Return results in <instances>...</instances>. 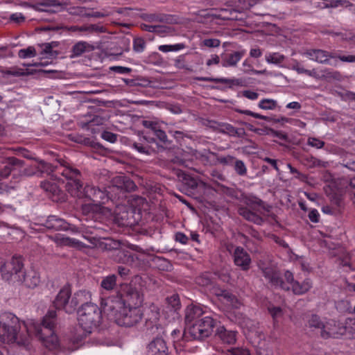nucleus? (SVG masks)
I'll return each instance as SVG.
<instances>
[{"instance_id":"43","label":"nucleus","mask_w":355,"mask_h":355,"mask_svg":"<svg viewBox=\"0 0 355 355\" xmlns=\"http://www.w3.org/2000/svg\"><path fill=\"white\" fill-rule=\"evenodd\" d=\"M235 159V157L230 155H220L216 153V165L220 164L224 166H232Z\"/></svg>"},{"instance_id":"15","label":"nucleus","mask_w":355,"mask_h":355,"mask_svg":"<svg viewBox=\"0 0 355 355\" xmlns=\"http://www.w3.org/2000/svg\"><path fill=\"white\" fill-rule=\"evenodd\" d=\"M141 27L144 31L155 33L161 37L174 36L179 34V31L171 25L141 24Z\"/></svg>"},{"instance_id":"6","label":"nucleus","mask_w":355,"mask_h":355,"mask_svg":"<svg viewBox=\"0 0 355 355\" xmlns=\"http://www.w3.org/2000/svg\"><path fill=\"white\" fill-rule=\"evenodd\" d=\"M85 291H78L71 297V289L69 285H64L58 292L53 300V306L58 310H63L71 314L76 311L79 304L87 300Z\"/></svg>"},{"instance_id":"22","label":"nucleus","mask_w":355,"mask_h":355,"mask_svg":"<svg viewBox=\"0 0 355 355\" xmlns=\"http://www.w3.org/2000/svg\"><path fill=\"white\" fill-rule=\"evenodd\" d=\"M258 267L262 272L263 276L275 288L280 277L278 271L272 265L264 263H259Z\"/></svg>"},{"instance_id":"2","label":"nucleus","mask_w":355,"mask_h":355,"mask_svg":"<svg viewBox=\"0 0 355 355\" xmlns=\"http://www.w3.org/2000/svg\"><path fill=\"white\" fill-rule=\"evenodd\" d=\"M37 175L44 173L57 177L60 175L68 182L66 189L71 196H80L81 172L75 165L64 159L58 160L59 165L53 166L41 159H35Z\"/></svg>"},{"instance_id":"10","label":"nucleus","mask_w":355,"mask_h":355,"mask_svg":"<svg viewBox=\"0 0 355 355\" xmlns=\"http://www.w3.org/2000/svg\"><path fill=\"white\" fill-rule=\"evenodd\" d=\"M24 263L21 257H12V259L1 266V272L4 280L16 284L18 281H21V277L24 272Z\"/></svg>"},{"instance_id":"64","label":"nucleus","mask_w":355,"mask_h":355,"mask_svg":"<svg viewBox=\"0 0 355 355\" xmlns=\"http://www.w3.org/2000/svg\"><path fill=\"white\" fill-rule=\"evenodd\" d=\"M101 137L110 143H114L116 141L117 135L109 131H103Z\"/></svg>"},{"instance_id":"33","label":"nucleus","mask_w":355,"mask_h":355,"mask_svg":"<svg viewBox=\"0 0 355 355\" xmlns=\"http://www.w3.org/2000/svg\"><path fill=\"white\" fill-rule=\"evenodd\" d=\"M312 286L311 279L306 278L302 282L297 281L291 292L295 295H302L309 292Z\"/></svg>"},{"instance_id":"28","label":"nucleus","mask_w":355,"mask_h":355,"mask_svg":"<svg viewBox=\"0 0 355 355\" xmlns=\"http://www.w3.org/2000/svg\"><path fill=\"white\" fill-rule=\"evenodd\" d=\"M296 282L293 272L286 270L284 273L283 277H279V282L275 288H279L285 291H292Z\"/></svg>"},{"instance_id":"37","label":"nucleus","mask_w":355,"mask_h":355,"mask_svg":"<svg viewBox=\"0 0 355 355\" xmlns=\"http://www.w3.org/2000/svg\"><path fill=\"white\" fill-rule=\"evenodd\" d=\"M98 245L103 250L110 251L115 253V251L121 247V243L119 241L106 239H104V241L98 240Z\"/></svg>"},{"instance_id":"52","label":"nucleus","mask_w":355,"mask_h":355,"mask_svg":"<svg viewBox=\"0 0 355 355\" xmlns=\"http://www.w3.org/2000/svg\"><path fill=\"white\" fill-rule=\"evenodd\" d=\"M185 48V45L182 43L175 44L173 45H161L159 46V50L162 52L167 53L169 51H178Z\"/></svg>"},{"instance_id":"39","label":"nucleus","mask_w":355,"mask_h":355,"mask_svg":"<svg viewBox=\"0 0 355 355\" xmlns=\"http://www.w3.org/2000/svg\"><path fill=\"white\" fill-rule=\"evenodd\" d=\"M19 175L20 176H33L37 175V171L36 168V162L34 164L25 166L24 162L23 161L22 166L20 169H15V175Z\"/></svg>"},{"instance_id":"8","label":"nucleus","mask_w":355,"mask_h":355,"mask_svg":"<svg viewBox=\"0 0 355 355\" xmlns=\"http://www.w3.org/2000/svg\"><path fill=\"white\" fill-rule=\"evenodd\" d=\"M216 324V320L209 316H205L189 326L183 333L187 340H202L211 335Z\"/></svg>"},{"instance_id":"18","label":"nucleus","mask_w":355,"mask_h":355,"mask_svg":"<svg viewBox=\"0 0 355 355\" xmlns=\"http://www.w3.org/2000/svg\"><path fill=\"white\" fill-rule=\"evenodd\" d=\"M6 165L0 168V181L8 178L11 173L15 175V169H20L22 166L23 160L15 157H8L5 162Z\"/></svg>"},{"instance_id":"32","label":"nucleus","mask_w":355,"mask_h":355,"mask_svg":"<svg viewBox=\"0 0 355 355\" xmlns=\"http://www.w3.org/2000/svg\"><path fill=\"white\" fill-rule=\"evenodd\" d=\"M94 50V46L87 42H78L76 43L71 49L70 58H74L81 56L85 52H90Z\"/></svg>"},{"instance_id":"44","label":"nucleus","mask_w":355,"mask_h":355,"mask_svg":"<svg viewBox=\"0 0 355 355\" xmlns=\"http://www.w3.org/2000/svg\"><path fill=\"white\" fill-rule=\"evenodd\" d=\"M232 166L234 167L235 173L238 175L245 176L247 175L248 169L245 163L242 160L236 158Z\"/></svg>"},{"instance_id":"3","label":"nucleus","mask_w":355,"mask_h":355,"mask_svg":"<svg viewBox=\"0 0 355 355\" xmlns=\"http://www.w3.org/2000/svg\"><path fill=\"white\" fill-rule=\"evenodd\" d=\"M27 324L11 313L0 315V340L4 343H17L26 345L28 343L30 331Z\"/></svg>"},{"instance_id":"34","label":"nucleus","mask_w":355,"mask_h":355,"mask_svg":"<svg viewBox=\"0 0 355 355\" xmlns=\"http://www.w3.org/2000/svg\"><path fill=\"white\" fill-rule=\"evenodd\" d=\"M37 46L40 49L39 55L41 56V58L55 59L60 54V51L53 49L47 43L38 44Z\"/></svg>"},{"instance_id":"26","label":"nucleus","mask_w":355,"mask_h":355,"mask_svg":"<svg viewBox=\"0 0 355 355\" xmlns=\"http://www.w3.org/2000/svg\"><path fill=\"white\" fill-rule=\"evenodd\" d=\"M192 155L195 159L204 166H216V153L207 150L202 151L195 150Z\"/></svg>"},{"instance_id":"58","label":"nucleus","mask_w":355,"mask_h":355,"mask_svg":"<svg viewBox=\"0 0 355 355\" xmlns=\"http://www.w3.org/2000/svg\"><path fill=\"white\" fill-rule=\"evenodd\" d=\"M331 203L336 208H340L343 206V200L342 196L336 193H332L329 196Z\"/></svg>"},{"instance_id":"48","label":"nucleus","mask_w":355,"mask_h":355,"mask_svg":"<svg viewBox=\"0 0 355 355\" xmlns=\"http://www.w3.org/2000/svg\"><path fill=\"white\" fill-rule=\"evenodd\" d=\"M102 207L97 203H89L82 206V211L85 214L89 213H100L102 212Z\"/></svg>"},{"instance_id":"57","label":"nucleus","mask_w":355,"mask_h":355,"mask_svg":"<svg viewBox=\"0 0 355 355\" xmlns=\"http://www.w3.org/2000/svg\"><path fill=\"white\" fill-rule=\"evenodd\" d=\"M229 355H251L250 351L244 347H232L227 350Z\"/></svg>"},{"instance_id":"12","label":"nucleus","mask_w":355,"mask_h":355,"mask_svg":"<svg viewBox=\"0 0 355 355\" xmlns=\"http://www.w3.org/2000/svg\"><path fill=\"white\" fill-rule=\"evenodd\" d=\"M345 325L336 322L334 320H329L324 322V327L320 331V336L322 338H338L345 335Z\"/></svg>"},{"instance_id":"29","label":"nucleus","mask_w":355,"mask_h":355,"mask_svg":"<svg viewBox=\"0 0 355 355\" xmlns=\"http://www.w3.org/2000/svg\"><path fill=\"white\" fill-rule=\"evenodd\" d=\"M237 331L226 329L223 326L217 328L216 335L225 344L233 345L236 341Z\"/></svg>"},{"instance_id":"21","label":"nucleus","mask_w":355,"mask_h":355,"mask_svg":"<svg viewBox=\"0 0 355 355\" xmlns=\"http://www.w3.org/2000/svg\"><path fill=\"white\" fill-rule=\"evenodd\" d=\"M60 6L61 3L58 0H40L31 6L35 11L46 13L56 12Z\"/></svg>"},{"instance_id":"9","label":"nucleus","mask_w":355,"mask_h":355,"mask_svg":"<svg viewBox=\"0 0 355 355\" xmlns=\"http://www.w3.org/2000/svg\"><path fill=\"white\" fill-rule=\"evenodd\" d=\"M119 13L130 17V19L141 20L148 22H177L178 16L164 13H148L140 9L124 8L119 10Z\"/></svg>"},{"instance_id":"56","label":"nucleus","mask_w":355,"mask_h":355,"mask_svg":"<svg viewBox=\"0 0 355 355\" xmlns=\"http://www.w3.org/2000/svg\"><path fill=\"white\" fill-rule=\"evenodd\" d=\"M146 47V42L141 37L135 38L133 40V50L137 53H141Z\"/></svg>"},{"instance_id":"47","label":"nucleus","mask_w":355,"mask_h":355,"mask_svg":"<svg viewBox=\"0 0 355 355\" xmlns=\"http://www.w3.org/2000/svg\"><path fill=\"white\" fill-rule=\"evenodd\" d=\"M308 324L310 328L319 329L322 331L324 327V322L321 320L319 315L312 314L308 320Z\"/></svg>"},{"instance_id":"49","label":"nucleus","mask_w":355,"mask_h":355,"mask_svg":"<svg viewBox=\"0 0 355 355\" xmlns=\"http://www.w3.org/2000/svg\"><path fill=\"white\" fill-rule=\"evenodd\" d=\"M292 69L297 71L298 73H304L309 76L317 78V72L315 69L312 70L306 69L302 67L298 62H295V63L292 66Z\"/></svg>"},{"instance_id":"51","label":"nucleus","mask_w":355,"mask_h":355,"mask_svg":"<svg viewBox=\"0 0 355 355\" xmlns=\"http://www.w3.org/2000/svg\"><path fill=\"white\" fill-rule=\"evenodd\" d=\"M235 112L240 113V114H246V115L252 116L255 119H263V120H265L267 121H271V118L270 116H264V115L260 114L259 113L252 112L248 110H241V109L236 108Z\"/></svg>"},{"instance_id":"55","label":"nucleus","mask_w":355,"mask_h":355,"mask_svg":"<svg viewBox=\"0 0 355 355\" xmlns=\"http://www.w3.org/2000/svg\"><path fill=\"white\" fill-rule=\"evenodd\" d=\"M132 146L140 153L146 155L150 154L151 148L148 144H146L142 142H134L132 144Z\"/></svg>"},{"instance_id":"11","label":"nucleus","mask_w":355,"mask_h":355,"mask_svg":"<svg viewBox=\"0 0 355 355\" xmlns=\"http://www.w3.org/2000/svg\"><path fill=\"white\" fill-rule=\"evenodd\" d=\"M145 315L144 327L148 334L162 336L165 334V329L159 322L160 312L157 305L150 304Z\"/></svg>"},{"instance_id":"54","label":"nucleus","mask_w":355,"mask_h":355,"mask_svg":"<svg viewBox=\"0 0 355 355\" xmlns=\"http://www.w3.org/2000/svg\"><path fill=\"white\" fill-rule=\"evenodd\" d=\"M20 58H33L36 55V50L34 46H28L26 49H20L18 52Z\"/></svg>"},{"instance_id":"30","label":"nucleus","mask_w":355,"mask_h":355,"mask_svg":"<svg viewBox=\"0 0 355 355\" xmlns=\"http://www.w3.org/2000/svg\"><path fill=\"white\" fill-rule=\"evenodd\" d=\"M203 311L201 307L193 305L187 306L185 311V322L187 327L196 320H200Z\"/></svg>"},{"instance_id":"20","label":"nucleus","mask_w":355,"mask_h":355,"mask_svg":"<svg viewBox=\"0 0 355 355\" xmlns=\"http://www.w3.org/2000/svg\"><path fill=\"white\" fill-rule=\"evenodd\" d=\"M44 226L47 229L54 231L71 230L73 225L69 224L64 219L56 216H49L44 223Z\"/></svg>"},{"instance_id":"24","label":"nucleus","mask_w":355,"mask_h":355,"mask_svg":"<svg viewBox=\"0 0 355 355\" xmlns=\"http://www.w3.org/2000/svg\"><path fill=\"white\" fill-rule=\"evenodd\" d=\"M111 184L113 187L128 192L135 191L137 188L135 182L124 175L114 177L111 180Z\"/></svg>"},{"instance_id":"38","label":"nucleus","mask_w":355,"mask_h":355,"mask_svg":"<svg viewBox=\"0 0 355 355\" xmlns=\"http://www.w3.org/2000/svg\"><path fill=\"white\" fill-rule=\"evenodd\" d=\"M201 15L207 17L206 22H214L216 19H220L223 20H229L230 19L227 16L226 12H223V14H218L216 10H203Z\"/></svg>"},{"instance_id":"45","label":"nucleus","mask_w":355,"mask_h":355,"mask_svg":"<svg viewBox=\"0 0 355 355\" xmlns=\"http://www.w3.org/2000/svg\"><path fill=\"white\" fill-rule=\"evenodd\" d=\"M277 102L270 98H263L258 104V107L264 110H273L276 109Z\"/></svg>"},{"instance_id":"5","label":"nucleus","mask_w":355,"mask_h":355,"mask_svg":"<svg viewBox=\"0 0 355 355\" xmlns=\"http://www.w3.org/2000/svg\"><path fill=\"white\" fill-rule=\"evenodd\" d=\"M56 321V311L49 310L44 316L41 324L33 323L31 327L44 345L50 349L57 348L59 344L58 338L54 331Z\"/></svg>"},{"instance_id":"19","label":"nucleus","mask_w":355,"mask_h":355,"mask_svg":"<svg viewBox=\"0 0 355 355\" xmlns=\"http://www.w3.org/2000/svg\"><path fill=\"white\" fill-rule=\"evenodd\" d=\"M112 257L115 262L128 266H132L138 260V257L136 254L121 247L115 251V253L112 254Z\"/></svg>"},{"instance_id":"61","label":"nucleus","mask_w":355,"mask_h":355,"mask_svg":"<svg viewBox=\"0 0 355 355\" xmlns=\"http://www.w3.org/2000/svg\"><path fill=\"white\" fill-rule=\"evenodd\" d=\"M118 275L123 279H126L130 275V270L127 266H119L116 268Z\"/></svg>"},{"instance_id":"1","label":"nucleus","mask_w":355,"mask_h":355,"mask_svg":"<svg viewBox=\"0 0 355 355\" xmlns=\"http://www.w3.org/2000/svg\"><path fill=\"white\" fill-rule=\"evenodd\" d=\"M143 295L128 284H121L116 295L102 303L103 309L116 323L122 327H132L139 324L144 316L139 307L143 302Z\"/></svg>"},{"instance_id":"7","label":"nucleus","mask_w":355,"mask_h":355,"mask_svg":"<svg viewBox=\"0 0 355 355\" xmlns=\"http://www.w3.org/2000/svg\"><path fill=\"white\" fill-rule=\"evenodd\" d=\"M78 323L86 334L92 333L101 322L102 313L95 304L86 302L78 310Z\"/></svg>"},{"instance_id":"16","label":"nucleus","mask_w":355,"mask_h":355,"mask_svg":"<svg viewBox=\"0 0 355 355\" xmlns=\"http://www.w3.org/2000/svg\"><path fill=\"white\" fill-rule=\"evenodd\" d=\"M168 349L165 340L157 336L146 347V355H168Z\"/></svg>"},{"instance_id":"42","label":"nucleus","mask_w":355,"mask_h":355,"mask_svg":"<svg viewBox=\"0 0 355 355\" xmlns=\"http://www.w3.org/2000/svg\"><path fill=\"white\" fill-rule=\"evenodd\" d=\"M116 278L115 275H110L104 277L101 283V287L107 291L113 290L116 285Z\"/></svg>"},{"instance_id":"13","label":"nucleus","mask_w":355,"mask_h":355,"mask_svg":"<svg viewBox=\"0 0 355 355\" xmlns=\"http://www.w3.org/2000/svg\"><path fill=\"white\" fill-rule=\"evenodd\" d=\"M66 28L71 32L76 33L78 35L98 34L107 31L106 28L99 24H83L80 26H71L66 27Z\"/></svg>"},{"instance_id":"50","label":"nucleus","mask_w":355,"mask_h":355,"mask_svg":"<svg viewBox=\"0 0 355 355\" xmlns=\"http://www.w3.org/2000/svg\"><path fill=\"white\" fill-rule=\"evenodd\" d=\"M41 187L53 195H58L60 190L55 183H52L49 181H44L41 182Z\"/></svg>"},{"instance_id":"27","label":"nucleus","mask_w":355,"mask_h":355,"mask_svg":"<svg viewBox=\"0 0 355 355\" xmlns=\"http://www.w3.org/2000/svg\"><path fill=\"white\" fill-rule=\"evenodd\" d=\"M245 54V51H234L222 55V66L224 67H236Z\"/></svg>"},{"instance_id":"23","label":"nucleus","mask_w":355,"mask_h":355,"mask_svg":"<svg viewBox=\"0 0 355 355\" xmlns=\"http://www.w3.org/2000/svg\"><path fill=\"white\" fill-rule=\"evenodd\" d=\"M20 279L21 281H18L16 284H24L26 287L29 288L37 287L40 282V277L38 272L35 270H30L28 272L24 270Z\"/></svg>"},{"instance_id":"59","label":"nucleus","mask_w":355,"mask_h":355,"mask_svg":"<svg viewBox=\"0 0 355 355\" xmlns=\"http://www.w3.org/2000/svg\"><path fill=\"white\" fill-rule=\"evenodd\" d=\"M171 336L175 348H177L178 345H181L180 343H179L180 340L187 341L185 338H183V334H181V331L179 329L173 330V331L171 332Z\"/></svg>"},{"instance_id":"4","label":"nucleus","mask_w":355,"mask_h":355,"mask_svg":"<svg viewBox=\"0 0 355 355\" xmlns=\"http://www.w3.org/2000/svg\"><path fill=\"white\" fill-rule=\"evenodd\" d=\"M243 202L246 206H240L238 208V214L249 222L257 225H263L265 221L263 216L265 215V212H270L272 207L251 194L243 197Z\"/></svg>"},{"instance_id":"53","label":"nucleus","mask_w":355,"mask_h":355,"mask_svg":"<svg viewBox=\"0 0 355 355\" xmlns=\"http://www.w3.org/2000/svg\"><path fill=\"white\" fill-rule=\"evenodd\" d=\"M345 334H349L355 338V318H347L345 323Z\"/></svg>"},{"instance_id":"35","label":"nucleus","mask_w":355,"mask_h":355,"mask_svg":"<svg viewBox=\"0 0 355 355\" xmlns=\"http://www.w3.org/2000/svg\"><path fill=\"white\" fill-rule=\"evenodd\" d=\"M220 132L231 137H243L245 135L243 128H236L229 123H223L220 126Z\"/></svg>"},{"instance_id":"25","label":"nucleus","mask_w":355,"mask_h":355,"mask_svg":"<svg viewBox=\"0 0 355 355\" xmlns=\"http://www.w3.org/2000/svg\"><path fill=\"white\" fill-rule=\"evenodd\" d=\"M195 80L199 81L211 82L216 83L229 84V88L233 86H245V82L241 78H211V77H196Z\"/></svg>"},{"instance_id":"41","label":"nucleus","mask_w":355,"mask_h":355,"mask_svg":"<svg viewBox=\"0 0 355 355\" xmlns=\"http://www.w3.org/2000/svg\"><path fill=\"white\" fill-rule=\"evenodd\" d=\"M322 77L328 80L340 81L343 79V75L338 71L326 68L324 70H322Z\"/></svg>"},{"instance_id":"60","label":"nucleus","mask_w":355,"mask_h":355,"mask_svg":"<svg viewBox=\"0 0 355 355\" xmlns=\"http://www.w3.org/2000/svg\"><path fill=\"white\" fill-rule=\"evenodd\" d=\"M168 304L171 306L173 309L177 310L180 306L179 296L176 294H173L166 299Z\"/></svg>"},{"instance_id":"40","label":"nucleus","mask_w":355,"mask_h":355,"mask_svg":"<svg viewBox=\"0 0 355 355\" xmlns=\"http://www.w3.org/2000/svg\"><path fill=\"white\" fill-rule=\"evenodd\" d=\"M329 58H336V55L327 51L317 49L315 58H313V61L320 64H329Z\"/></svg>"},{"instance_id":"36","label":"nucleus","mask_w":355,"mask_h":355,"mask_svg":"<svg viewBox=\"0 0 355 355\" xmlns=\"http://www.w3.org/2000/svg\"><path fill=\"white\" fill-rule=\"evenodd\" d=\"M323 6L322 7H331V8H338V7H343L345 8H348L349 11L355 13V5L349 3L346 0H324L322 3Z\"/></svg>"},{"instance_id":"14","label":"nucleus","mask_w":355,"mask_h":355,"mask_svg":"<svg viewBox=\"0 0 355 355\" xmlns=\"http://www.w3.org/2000/svg\"><path fill=\"white\" fill-rule=\"evenodd\" d=\"M80 182H81V189H80V196H73V197L76 198H82L83 196H85L93 201H98L99 202L100 200H103L105 197V192L106 189L105 188L100 189L98 187H96L92 185H86L83 188V175L81 174L80 178Z\"/></svg>"},{"instance_id":"63","label":"nucleus","mask_w":355,"mask_h":355,"mask_svg":"<svg viewBox=\"0 0 355 355\" xmlns=\"http://www.w3.org/2000/svg\"><path fill=\"white\" fill-rule=\"evenodd\" d=\"M268 310L274 320L281 317L283 313L282 309L279 306H269Z\"/></svg>"},{"instance_id":"31","label":"nucleus","mask_w":355,"mask_h":355,"mask_svg":"<svg viewBox=\"0 0 355 355\" xmlns=\"http://www.w3.org/2000/svg\"><path fill=\"white\" fill-rule=\"evenodd\" d=\"M94 229H89L84 227H77L75 225H72L71 232L80 233L83 237L89 241V243L94 245L97 246L99 239L94 235Z\"/></svg>"},{"instance_id":"62","label":"nucleus","mask_w":355,"mask_h":355,"mask_svg":"<svg viewBox=\"0 0 355 355\" xmlns=\"http://www.w3.org/2000/svg\"><path fill=\"white\" fill-rule=\"evenodd\" d=\"M308 145L316 148L318 149L322 148L324 146V142L318 138L309 137L307 141Z\"/></svg>"},{"instance_id":"46","label":"nucleus","mask_w":355,"mask_h":355,"mask_svg":"<svg viewBox=\"0 0 355 355\" xmlns=\"http://www.w3.org/2000/svg\"><path fill=\"white\" fill-rule=\"evenodd\" d=\"M285 60V56L279 53H271L266 55V60L268 63L279 64Z\"/></svg>"},{"instance_id":"17","label":"nucleus","mask_w":355,"mask_h":355,"mask_svg":"<svg viewBox=\"0 0 355 355\" xmlns=\"http://www.w3.org/2000/svg\"><path fill=\"white\" fill-rule=\"evenodd\" d=\"M233 257L235 265L241 270L247 271L250 269L252 262L250 256L242 247L238 246L235 248Z\"/></svg>"}]
</instances>
